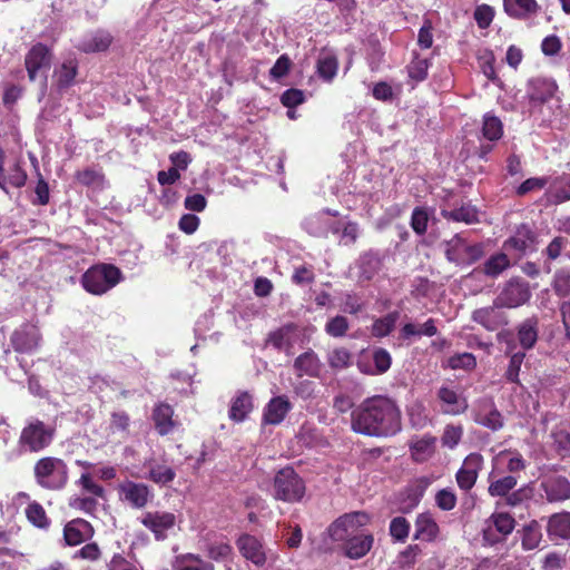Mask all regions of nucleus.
<instances>
[{
    "instance_id": "f257e3e1",
    "label": "nucleus",
    "mask_w": 570,
    "mask_h": 570,
    "mask_svg": "<svg viewBox=\"0 0 570 570\" xmlns=\"http://www.w3.org/2000/svg\"><path fill=\"white\" fill-rule=\"evenodd\" d=\"M351 428L367 436H392L401 431V411L390 397L375 395L352 410Z\"/></svg>"
},
{
    "instance_id": "f03ea898",
    "label": "nucleus",
    "mask_w": 570,
    "mask_h": 570,
    "mask_svg": "<svg viewBox=\"0 0 570 570\" xmlns=\"http://www.w3.org/2000/svg\"><path fill=\"white\" fill-rule=\"evenodd\" d=\"M367 522L368 515L365 512H352L340 517L330 525L331 539L344 542V553L347 558L361 559L371 550L373 535L358 533L360 528Z\"/></svg>"
},
{
    "instance_id": "7ed1b4c3",
    "label": "nucleus",
    "mask_w": 570,
    "mask_h": 570,
    "mask_svg": "<svg viewBox=\"0 0 570 570\" xmlns=\"http://www.w3.org/2000/svg\"><path fill=\"white\" fill-rule=\"evenodd\" d=\"M33 474L38 485L46 490H61L68 482L69 471L62 459L43 456L33 466Z\"/></svg>"
},
{
    "instance_id": "20e7f679",
    "label": "nucleus",
    "mask_w": 570,
    "mask_h": 570,
    "mask_svg": "<svg viewBox=\"0 0 570 570\" xmlns=\"http://www.w3.org/2000/svg\"><path fill=\"white\" fill-rule=\"evenodd\" d=\"M273 489L274 498L287 503L302 501L306 491L304 480L292 466H285L276 472Z\"/></svg>"
},
{
    "instance_id": "39448f33",
    "label": "nucleus",
    "mask_w": 570,
    "mask_h": 570,
    "mask_svg": "<svg viewBox=\"0 0 570 570\" xmlns=\"http://www.w3.org/2000/svg\"><path fill=\"white\" fill-rule=\"evenodd\" d=\"M121 281V272L110 264H99L90 267L81 278L83 288L94 295H102Z\"/></svg>"
},
{
    "instance_id": "423d86ee",
    "label": "nucleus",
    "mask_w": 570,
    "mask_h": 570,
    "mask_svg": "<svg viewBox=\"0 0 570 570\" xmlns=\"http://www.w3.org/2000/svg\"><path fill=\"white\" fill-rule=\"evenodd\" d=\"M55 428L39 419L31 420L21 431L19 444L30 452H40L48 448L55 438Z\"/></svg>"
},
{
    "instance_id": "0eeeda50",
    "label": "nucleus",
    "mask_w": 570,
    "mask_h": 570,
    "mask_svg": "<svg viewBox=\"0 0 570 570\" xmlns=\"http://www.w3.org/2000/svg\"><path fill=\"white\" fill-rule=\"evenodd\" d=\"M50 49L42 43L32 46L24 58V66L30 81H35L37 77L42 76L45 78L43 86L46 87L47 71L50 68Z\"/></svg>"
},
{
    "instance_id": "6e6552de",
    "label": "nucleus",
    "mask_w": 570,
    "mask_h": 570,
    "mask_svg": "<svg viewBox=\"0 0 570 570\" xmlns=\"http://www.w3.org/2000/svg\"><path fill=\"white\" fill-rule=\"evenodd\" d=\"M177 518L168 511H147L141 518V524L148 529L156 541H164L168 538V531L175 528Z\"/></svg>"
},
{
    "instance_id": "1a4fd4ad",
    "label": "nucleus",
    "mask_w": 570,
    "mask_h": 570,
    "mask_svg": "<svg viewBox=\"0 0 570 570\" xmlns=\"http://www.w3.org/2000/svg\"><path fill=\"white\" fill-rule=\"evenodd\" d=\"M530 297L529 284L524 281L512 278L495 298V304L502 307L515 308L525 304Z\"/></svg>"
},
{
    "instance_id": "9d476101",
    "label": "nucleus",
    "mask_w": 570,
    "mask_h": 570,
    "mask_svg": "<svg viewBox=\"0 0 570 570\" xmlns=\"http://www.w3.org/2000/svg\"><path fill=\"white\" fill-rule=\"evenodd\" d=\"M118 493L121 501L127 502L135 509L145 508L153 498L150 488L147 484L130 480L119 484Z\"/></svg>"
},
{
    "instance_id": "9b49d317",
    "label": "nucleus",
    "mask_w": 570,
    "mask_h": 570,
    "mask_svg": "<svg viewBox=\"0 0 570 570\" xmlns=\"http://www.w3.org/2000/svg\"><path fill=\"white\" fill-rule=\"evenodd\" d=\"M483 456L479 453H470L463 461L462 466L455 474V480L459 488L463 491H470L482 470Z\"/></svg>"
},
{
    "instance_id": "f8f14e48",
    "label": "nucleus",
    "mask_w": 570,
    "mask_h": 570,
    "mask_svg": "<svg viewBox=\"0 0 570 570\" xmlns=\"http://www.w3.org/2000/svg\"><path fill=\"white\" fill-rule=\"evenodd\" d=\"M540 490L549 503L564 502L570 499V481L563 475H551L540 482Z\"/></svg>"
},
{
    "instance_id": "ddd939ff",
    "label": "nucleus",
    "mask_w": 570,
    "mask_h": 570,
    "mask_svg": "<svg viewBox=\"0 0 570 570\" xmlns=\"http://www.w3.org/2000/svg\"><path fill=\"white\" fill-rule=\"evenodd\" d=\"M95 535L92 524L81 518L72 519L63 527V539L67 546H79Z\"/></svg>"
},
{
    "instance_id": "4468645a",
    "label": "nucleus",
    "mask_w": 570,
    "mask_h": 570,
    "mask_svg": "<svg viewBox=\"0 0 570 570\" xmlns=\"http://www.w3.org/2000/svg\"><path fill=\"white\" fill-rule=\"evenodd\" d=\"M236 546L240 554L256 567H263L266 563L267 557L263 543L255 535L242 534L236 540Z\"/></svg>"
},
{
    "instance_id": "2eb2a0df",
    "label": "nucleus",
    "mask_w": 570,
    "mask_h": 570,
    "mask_svg": "<svg viewBox=\"0 0 570 570\" xmlns=\"http://www.w3.org/2000/svg\"><path fill=\"white\" fill-rule=\"evenodd\" d=\"M473 420L493 432L499 431L504 425V420L500 411L495 407L492 400H484L474 412Z\"/></svg>"
},
{
    "instance_id": "dca6fc26",
    "label": "nucleus",
    "mask_w": 570,
    "mask_h": 570,
    "mask_svg": "<svg viewBox=\"0 0 570 570\" xmlns=\"http://www.w3.org/2000/svg\"><path fill=\"white\" fill-rule=\"evenodd\" d=\"M39 332L35 325L26 324L17 330L11 337L16 353H32L39 344Z\"/></svg>"
},
{
    "instance_id": "f3484780",
    "label": "nucleus",
    "mask_w": 570,
    "mask_h": 570,
    "mask_svg": "<svg viewBox=\"0 0 570 570\" xmlns=\"http://www.w3.org/2000/svg\"><path fill=\"white\" fill-rule=\"evenodd\" d=\"M292 410V403L286 395L272 397L263 411L262 421L267 425L281 424Z\"/></svg>"
},
{
    "instance_id": "a211bd4d",
    "label": "nucleus",
    "mask_w": 570,
    "mask_h": 570,
    "mask_svg": "<svg viewBox=\"0 0 570 570\" xmlns=\"http://www.w3.org/2000/svg\"><path fill=\"white\" fill-rule=\"evenodd\" d=\"M431 484V481L426 476H421L415 480H413L411 483L406 485V488L403 491V507L401 508V511L403 513L411 512L415 507L419 505L422 498L424 497V493L429 485Z\"/></svg>"
},
{
    "instance_id": "6ab92c4d",
    "label": "nucleus",
    "mask_w": 570,
    "mask_h": 570,
    "mask_svg": "<svg viewBox=\"0 0 570 570\" xmlns=\"http://www.w3.org/2000/svg\"><path fill=\"white\" fill-rule=\"evenodd\" d=\"M502 306L495 303L491 306L481 307L473 312L472 320L489 331H494L507 323L504 314L500 311Z\"/></svg>"
},
{
    "instance_id": "aec40b11",
    "label": "nucleus",
    "mask_w": 570,
    "mask_h": 570,
    "mask_svg": "<svg viewBox=\"0 0 570 570\" xmlns=\"http://www.w3.org/2000/svg\"><path fill=\"white\" fill-rule=\"evenodd\" d=\"M414 525V540L432 542L438 538L440 533L439 524L436 523L431 512H423L417 514Z\"/></svg>"
},
{
    "instance_id": "412c9836",
    "label": "nucleus",
    "mask_w": 570,
    "mask_h": 570,
    "mask_svg": "<svg viewBox=\"0 0 570 570\" xmlns=\"http://www.w3.org/2000/svg\"><path fill=\"white\" fill-rule=\"evenodd\" d=\"M535 236L530 227L521 225L517 228L513 236L504 243L505 250H514L519 255H523L533 247Z\"/></svg>"
},
{
    "instance_id": "4be33fe9",
    "label": "nucleus",
    "mask_w": 570,
    "mask_h": 570,
    "mask_svg": "<svg viewBox=\"0 0 570 570\" xmlns=\"http://www.w3.org/2000/svg\"><path fill=\"white\" fill-rule=\"evenodd\" d=\"M173 416L174 409L169 404L161 402L155 405L151 419L159 435H167L174 430L175 421Z\"/></svg>"
},
{
    "instance_id": "5701e85b",
    "label": "nucleus",
    "mask_w": 570,
    "mask_h": 570,
    "mask_svg": "<svg viewBox=\"0 0 570 570\" xmlns=\"http://www.w3.org/2000/svg\"><path fill=\"white\" fill-rule=\"evenodd\" d=\"M547 532L552 539L570 540V512L553 513L548 519Z\"/></svg>"
},
{
    "instance_id": "b1692460",
    "label": "nucleus",
    "mask_w": 570,
    "mask_h": 570,
    "mask_svg": "<svg viewBox=\"0 0 570 570\" xmlns=\"http://www.w3.org/2000/svg\"><path fill=\"white\" fill-rule=\"evenodd\" d=\"M558 86L554 80L537 78L530 81L529 97L531 101L544 104L554 97Z\"/></svg>"
},
{
    "instance_id": "393cba45",
    "label": "nucleus",
    "mask_w": 570,
    "mask_h": 570,
    "mask_svg": "<svg viewBox=\"0 0 570 570\" xmlns=\"http://www.w3.org/2000/svg\"><path fill=\"white\" fill-rule=\"evenodd\" d=\"M438 397L443 403L442 411L445 414L458 415L468 409L466 400L460 399L454 390L446 386L440 387L438 391Z\"/></svg>"
},
{
    "instance_id": "a878e982",
    "label": "nucleus",
    "mask_w": 570,
    "mask_h": 570,
    "mask_svg": "<svg viewBox=\"0 0 570 570\" xmlns=\"http://www.w3.org/2000/svg\"><path fill=\"white\" fill-rule=\"evenodd\" d=\"M552 445L561 458L570 456V423L560 422L551 430Z\"/></svg>"
},
{
    "instance_id": "bb28decb",
    "label": "nucleus",
    "mask_w": 570,
    "mask_h": 570,
    "mask_svg": "<svg viewBox=\"0 0 570 570\" xmlns=\"http://www.w3.org/2000/svg\"><path fill=\"white\" fill-rule=\"evenodd\" d=\"M438 333L434 320L430 318L426 322L419 323H406L401 328V337L404 340L420 338L422 336H434Z\"/></svg>"
},
{
    "instance_id": "cd10ccee",
    "label": "nucleus",
    "mask_w": 570,
    "mask_h": 570,
    "mask_svg": "<svg viewBox=\"0 0 570 570\" xmlns=\"http://www.w3.org/2000/svg\"><path fill=\"white\" fill-rule=\"evenodd\" d=\"M436 438L424 435L410 445V451L415 462H424L435 453Z\"/></svg>"
},
{
    "instance_id": "c85d7f7f",
    "label": "nucleus",
    "mask_w": 570,
    "mask_h": 570,
    "mask_svg": "<svg viewBox=\"0 0 570 570\" xmlns=\"http://www.w3.org/2000/svg\"><path fill=\"white\" fill-rule=\"evenodd\" d=\"M252 410V396L247 392H242L233 400L228 415L232 421L243 422Z\"/></svg>"
},
{
    "instance_id": "c756f323",
    "label": "nucleus",
    "mask_w": 570,
    "mask_h": 570,
    "mask_svg": "<svg viewBox=\"0 0 570 570\" xmlns=\"http://www.w3.org/2000/svg\"><path fill=\"white\" fill-rule=\"evenodd\" d=\"M518 532L521 534L522 548L527 551L537 549L542 540L541 527L537 520L524 524Z\"/></svg>"
},
{
    "instance_id": "7c9ffc66",
    "label": "nucleus",
    "mask_w": 570,
    "mask_h": 570,
    "mask_svg": "<svg viewBox=\"0 0 570 570\" xmlns=\"http://www.w3.org/2000/svg\"><path fill=\"white\" fill-rule=\"evenodd\" d=\"M112 41L111 36L106 31H97L87 35L79 43V49L85 52H95L106 50Z\"/></svg>"
},
{
    "instance_id": "2f4dec72",
    "label": "nucleus",
    "mask_w": 570,
    "mask_h": 570,
    "mask_svg": "<svg viewBox=\"0 0 570 570\" xmlns=\"http://www.w3.org/2000/svg\"><path fill=\"white\" fill-rule=\"evenodd\" d=\"M487 523H490L501 534L500 538L505 539L513 532L517 525L515 519L508 512H493L487 520Z\"/></svg>"
},
{
    "instance_id": "473e14b6",
    "label": "nucleus",
    "mask_w": 570,
    "mask_h": 570,
    "mask_svg": "<svg viewBox=\"0 0 570 570\" xmlns=\"http://www.w3.org/2000/svg\"><path fill=\"white\" fill-rule=\"evenodd\" d=\"M538 340V321L528 318L518 328V341L523 350L532 348Z\"/></svg>"
},
{
    "instance_id": "72a5a7b5",
    "label": "nucleus",
    "mask_w": 570,
    "mask_h": 570,
    "mask_svg": "<svg viewBox=\"0 0 570 570\" xmlns=\"http://www.w3.org/2000/svg\"><path fill=\"white\" fill-rule=\"evenodd\" d=\"M24 514L27 520L38 529L48 530L51 524L45 508L37 501H32L27 505Z\"/></svg>"
},
{
    "instance_id": "f704fd0d",
    "label": "nucleus",
    "mask_w": 570,
    "mask_h": 570,
    "mask_svg": "<svg viewBox=\"0 0 570 570\" xmlns=\"http://www.w3.org/2000/svg\"><path fill=\"white\" fill-rule=\"evenodd\" d=\"M22 161L17 159L12 165H10L7 171H3V183L4 189L7 190V185L11 187L21 188L26 185L28 175L26 170L21 166Z\"/></svg>"
},
{
    "instance_id": "c9c22d12",
    "label": "nucleus",
    "mask_w": 570,
    "mask_h": 570,
    "mask_svg": "<svg viewBox=\"0 0 570 570\" xmlns=\"http://www.w3.org/2000/svg\"><path fill=\"white\" fill-rule=\"evenodd\" d=\"M77 75V61L73 58H70L61 63L55 70V79L57 85L61 88L68 87L72 83L75 77Z\"/></svg>"
},
{
    "instance_id": "e433bc0d",
    "label": "nucleus",
    "mask_w": 570,
    "mask_h": 570,
    "mask_svg": "<svg viewBox=\"0 0 570 570\" xmlns=\"http://www.w3.org/2000/svg\"><path fill=\"white\" fill-rule=\"evenodd\" d=\"M400 317L399 312H391L383 317L376 318L371 328V333L375 337H384L387 336L393 328Z\"/></svg>"
},
{
    "instance_id": "4c0bfd02",
    "label": "nucleus",
    "mask_w": 570,
    "mask_h": 570,
    "mask_svg": "<svg viewBox=\"0 0 570 570\" xmlns=\"http://www.w3.org/2000/svg\"><path fill=\"white\" fill-rule=\"evenodd\" d=\"M392 358H357V367L364 374L379 375L391 367Z\"/></svg>"
},
{
    "instance_id": "58836bf2",
    "label": "nucleus",
    "mask_w": 570,
    "mask_h": 570,
    "mask_svg": "<svg viewBox=\"0 0 570 570\" xmlns=\"http://www.w3.org/2000/svg\"><path fill=\"white\" fill-rule=\"evenodd\" d=\"M337 59L330 52H323L317 60V72L321 78L331 81L337 73Z\"/></svg>"
},
{
    "instance_id": "ea45409f",
    "label": "nucleus",
    "mask_w": 570,
    "mask_h": 570,
    "mask_svg": "<svg viewBox=\"0 0 570 570\" xmlns=\"http://www.w3.org/2000/svg\"><path fill=\"white\" fill-rule=\"evenodd\" d=\"M205 550L207 557L215 561H224L233 553L232 546L223 539L207 542Z\"/></svg>"
},
{
    "instance_id": "a19ab883",
    "label": "nucleus",
    "mask_w": 570,
    "mask_h": 570,
    "mask_svg": "<svg viewBox=\"0 0 570 570\" xmlns=\"http://www.w3.org/2000/svg\"><path fill=\"white\" fill-rule=\"evenodd\" d=\"M468 248V244L459 236H454L451 240L446 243L445 255L450 262L456 264H464L465 250Z\"/></svg>"
},
{
    "instance_id": "79ce46f5",
    "label": "nucleus",
    "mask_w": 570,
    "mask_h": 570,
    "mask_svg": "<svg viewBox=\"0 0 570 570\" xmlns=\"http://www.w3.org/2000/svg\"><path fill=\"white\" fill-rule=\"evenodd\" d=\"M147 478L156 484L167 485L175 480L176 472L166 464H156L149 469Z\"/></svg>"
},
{
    "instance_id": "37998d69",
    "label": "nucleus",
    "mask_w": 570,
    "mask_h": 570,
    "mask_svg": "<svg viewBox=\"0 0 570 570\" xmlns=\"http://www.w3.org/2000/svg\"><path fill=\"white\" fill-rule=\"evenodd\" d=\"M504 8L512 17H523L535 11L537 2L535 0H504Z\"/></svg>"
},
{
    "instance_id": "c03bdc74",
    "label": "nucleus",
    "mask_w": 570,
    "mask_h": 570,
    "mask_svg": "<svg viewBox=\"0 0 570 570\" xmlns=\"http://www.w3.org/2000/svg\"><path fill=\"white\" fill-rule=\"evenodd\" d=\"M509 266H510V261H509L508 256L503 253H499V254L491 256L484 263L483 272L488 276L497 277L502 272H504Z\"/></svg>"
},
{
    "instance_id": "a18cd8bd",
    "label": "nucleus",
    "mask_w": 570,
    "mask_h": 570,
    "mask_svg": "<svg viewBox=\"0 0 570 570\" xmlns=\"http://www.w3.org/2000/svg\"><path fill=\"white\" fill-rule=\"evenodd\" d=\"M517 485V479L513 475H505L501 479L490 482L488 492L491 497H505Z\"/></svg>"
},
{
    "instance_id": "49530a36",
    "label": "nucleus",
    "mask_w": 570,
    "mask_h": 570,
    "mask_svg": "<svg viewBox=\"0 0 570 570\" xmlns=\"http://www.w3.org/2000/svg\"><path fill=\"white\" fill-rule=\"evenodd\" d=\"M442 214L445 218L452 219L454 222H463L466 224H473L478 222V212L471 205L462 206L450 212L443 210Z\"/></svg>"
},
{
    "instance_id": "de8ad7c7",
    "label": "nucleus",
    "mask_w": 570,
    "mask_h": 570,
    "mask_svg": "<svg viewBox=\"0 0 570 570\" xmlns=\"http://www.w3.org/2000/svg\"><path fill=\"white\" fill-rule=\"evenodd\" d=\"M483 136L489 140H498L503 134V126L501 120L490 114H487L483 119Z\"/></svg>"
},
{
    "instance_id": "09e8293b",
    "label": "nucleus",
    "mask_w": 570,
    "mask_h": 570,
    "mask_svg": "<svg viewBox=\"0 0 570 570\" xmlns=\"http://www.w3.org/2000/svg\"><path fill=\"white\" fill-rule=\"evenodd\" d=\"M178 570H214V564L203 560L198 554L187 553L180 557Z\"/></svg>"
},
{
    "instance_id": "8fccbe9b",
    "label": "nucleus",
    "mask_w": 570,
    "mask_h": 570,
    "mask_svg": "<svg viewBox=\"0 0 570 570\" xmlns=\"http://www.w3.org/2000/svg\"><path fill=\"white\" fill-rule=\"evenodd\" d=\"M380 266V261L372 254L363 255L358 261V277L361 279H371Z\"/></svg>"
},
{
    "instance_id": "3c124183",
    "label": "nucleus",
    "mask_w": 570,
    "mask_h": 570,
    "mask_svg": "<svg viewBox=\"0 0 570 570\" xmlns=\"http://www.w3.org/2000/svg\"><path fill=\"white\" fill-rule=\"evenodd\" d=\"M391 537L400 542H405L410 532V522L404 517H395L390 522Z\"/></svg>"
},
{
    "instance_id": "603ef678",
    "label": "nucleus",
    "mask_w": 570,
    "mask_h": 570,
    "mask_svg": "<svg viewBox=\"0 0 570 570\" xmlns=\"http://www.w3.org/2000/svg\"><path fill=\"white\" fill-rule=\"evenodd\" d=\"M76 178L78 183L81 185L91 187V188H100L104 185V175L95 169H83L79 170L76 174Z\"/></svg>"
},
{
    "instance_id": "864d4df0",
    "label": "nucleus",
    "mask_w": 570,
    "mask_h": 570,
    "mask_svg": "<svg viewBox=\"0 0 570 570\" xmlns=\"http://www.w3.org/2000/svg\"><path fill=\"white\" fill-rule=\"evenodd\" d=\"M294 367L298 376H318L321 372L318 358H295Z\"/></svg>"
},
{
    "instance_id": "5fc2aeb1",
    "label": "nucleus",
    "mask_w": 570,
    "mask_h": 570,
    "mask_svg": "<svg viewBox=\"0 0 570 570\" xmlns=\"http://www.w3.org/2000/svg\"><path fill=\"white\" fill-rule=\"evenodd\" d=\"M101 549L97 542H88L73 553V559H82L89 562H97L101 558Z\"/></svg>"
},
{
    "instance_id": "6e6d98bb",
    "label": "nucleus",
    "mask_w": 570,
    "mask_h": 570,
    "mask_svg": "<svg viewBox=\"0 0 570 570\" xmlns=\"http://www.w3.org/2000/svg\"><path fill=\"white\" fill-rule=\"evenodd\" d=\"M552 287L559 296H570V273L566 271H558L554 274Z\"/></svg>"
},
{
    "instance_id": "4d7b16f0",
    "label": "nucleus",
    "mask_w": 570,
    "mask_h": 570,
    "mask_svg": "<svg viewBox=\"0 0 570 570\" xmlns=\"http://www.w3.org/2000/svg\"><path fill=\"white\" fill-rule=\"evenodd\" d=\"M458 502L456 495L452 490L441 489L435 494V504L443 511H451Z\"/></svg>"
},
{
    "instance_id": "13d9d810",
    "label": "nucleus",
    "mask_w": 570,
    "mask_h": 570,
    "mask_svg": "<svg viewBox=\"0 0 570 570\" xmlns=\"http://www.w3.org/2000/svg\"><path fill=\"white\" fill-rule=\"evenodd\" d=\"M77 484L80 485L83 491L96 498H105L104 487L96 483L89 473H82Z\"/></svg>"
},
{
    "instance_id": "bf43d9fd",
    "label": "nucleus",
    "mask_w": 570,
    "mask_h": 570,
    "mask_svg": "<svg viewBox=\"0 0 570 570\" xmlns=\"http://www.w3.org/2000/svg\"><path fill=\"white\" fill-rule=\"evenodd\" d=\"M463 435L462 426L446 425L442 435V444L449 449L455 448Z\"/></svg>"
},
{
    "instance_id": "052dcab7",
    "label": "nucleus",
    "mask_w": 570,
    "mask_h": 570,
    "mask_svg": "<svg viewBox=\"0 0 570 570\" xmlns=\"http://www.w3.org/2000/svg\"><path fill=\"white\" fill-rule=\"evenodd\" d=\"M429 214L425 208H415L412 213L411 226L413 230L420 235L424 234L428 228Z\"/></svg>"
},
{
    "instance_id": "680f3d73",
    "label": "nucleus",
    "mask_w": 570,
    "mask_h": 570,
    "mask_svg": "<svg viewBox=\"0 0 570 570\" xmlns=\"http://www.w3.org/2000/svg\"><path fill=\"white\" fill-rule=\"evenodd\" d=\"M348 328L347 320L344 316H335L325 326L326 333L333 337L343 336Z\"/></svg>"
},
{
    "instance_id": "e2e57ef3",
    "label": "nucleus",
    "mask_w": 570,
    "mask_h": 570,
    "mask_svg": "<svg viewBox=\"0 0 570 570\" xmlns=\"http://www.w3.org/2000/svg\"><path fill=\"white\" fill-rule=\"evenodd\" d=\"M71 507L89 515H95L98 501L92 497H78L71 501Z\"/></svg>"
},
{
    "instance_id": "0e129e2a",
    "label": "nucleus",
    "mask_w": 570,
    "mask_h": 570,
    "mask_svg": "<svg viewBox=\"0 0 570 570\" xmlns=\"http://www.w3.org/2000/svg\"><path fill=\"white\" fill-rule=\"evenodd\" d=\"M130 425L129 415L124 412H114L110 417V429L114 432H125L127 433Z\"/></svg>"
},
{
    "instance_id": "69168bd1",
    "label": "nucleus",
    "mask_w": 570,
    "mask_h": 570,
    "mask_svg": "<svg viewBox=\"0 0 570 570\" xmlns=\"http://www.w3.org/2000/svg\"><path fill=\"white\" fill-rule=\"evenodd\" d=\"M107 570H139L138 567L129 561L122 553H115L107 563Z\"/></svg>"
},
{
    "instance_id": "338daca9",
    "label": "nucleus",
    "mask_w": 570,
    "mask_h": 570,
    "mask_svg": "<svg viewBox=\"0 0 570 570\" xmlns=\"http://www.w3.org/2000/svg\"><path fill=\"white\" fill-rule=\"evenodd\" d=\"M476 366V358H446L442 362L443 368H463L465 371H471Z\"/></svg>"
},
{
    "instance_id": "774afa93",
    "label": "nucleus",
    "mask_w": 570,
    "mask_h": 570,
    "mask_svg": "<svg viewBox=\"0 0 570 570\" xmlns=\"http://www.w3.org/2000/svg\"><path fill=\"white\" fill-rule=\"evenodd\" d=\"M428 68L429 63L425 59H419L409 68V75L412 79H415L416 81H422L428 76Z\"/></svg>"
}]
</instances>
